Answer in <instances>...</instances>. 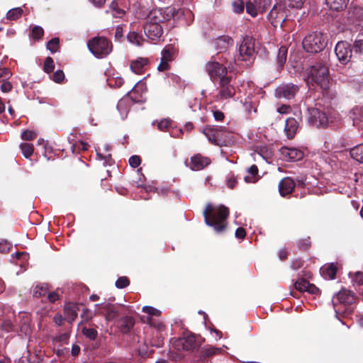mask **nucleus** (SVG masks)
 <instances>
[{"label":"nucleus","instance_id":"f257e3e1","mask_svg":"<svg viewBox=\"0 0 363 363\" xmlns=\"http://www.w3.org/2000/svg\"><path fill=\"white\" fill-rule=\"evenodd\" d=\"M179 12V10H177L175 7L172 6L151 10L143 26L144 32L147 38L151 40L160 39L163 33L162 24L174 18Z\"/></svg>","mask_w":363,"mask_h":363},{"label":"nucleus","instance_id":"f03ea898","mask_svg":"<svg viewBox=\"0 0 363 363\" xmlns=\"http://www.w3.org/2000/svg\"><path fill=\"white\" fill-rule=\"evenodd\" d=\"M228 215V208L222 205L214 206L208 204L203 211L206 224L213 227L217 233H220L225 230Z\"/></svg>","mask_w":363,"mask_h":363},{"label":"nucleus","instance_id":"7ed1b4c3","mask_svg":"<svg viewBox=\"0 0 363 363\" xmlns=\"http://www.w3.org/2000/svg\"><path fill=\"white\" fill-rule=\"evenodd\" d=\"M307 84L319 86L327 90L330 86V77L328 66L323 63H317L306 69Z\"/></svg>","mask_w":363,"mask_h":363},{"label":"nucleus","instance_id":"20e7f679","mask_svg":"<svg viewBox=\"0 0 363 363\" xmlns=\"http://www.w3.org/2000/svg\"><path fill=\"white\" fill-rule=\"evenodd\" d=\"M145 89V84L141 81H139L132 90L128 91L127 95L123 96L118 102L117 109L121 114V119L123 120L127 117L132 101L140 103L144 101L143 92Z\"/></svg>","mask_w":363,"mask_h":363},{"label":"nucleus","instance_id":"39448f33","mask_svg":"<svg viewBox=\"0 0 363 363\" xmlns=\"http://www.w3.org/2000/svg\"><path fill=\"white\" fill-rule=\"evenodd\" d=\"M203 133L216 145L224 146L229 142L230 133L224 126L208 125L203 130Z\"/></svg>","mask_w":363,"mask_h":363},{"label":"nucleus","instance_id":"423d86ee","mask_svg":"<svg viewBox=\"0 0 363 363\" xmlns=\"http://www.w3.org/2000/svg\"><path fill=\"white\" fill-rule=\"evenodd\" d=\"M87 46L90 52L98 58L107 56L112 50V44L106 38L95 37L89 40Z\"/></svg>","mask_w":363,"mask_h":363},{"label":"nucleus","instance_id":"0eeeda50","mask_svg":"<svg viewBox=\"0 0 363 363\" xmlns=\"http://www.w3.org/2000/svg\"><path fill=\"white\" fill-rule=\"evenodd\" d=\"M326 45V38L321 33H311L303 40V48L308 52L316 53L320 52Z\"/></svg>","mask_w":363,"mask_h":363},{"label":"nucleus","instance_id":"6e6552de","mask_svg":"<svg viewBox=\"0 0 363 363\" xmlns=\"http://www.w3.org/2000/svg\"><path fill=\"white\" fill-rule=\"evenodd\" d=\"M206 71L211 80L214 81L219 79L227 78V67L223 61L218 62L216 57H211L206 65Z\"/></svg>","mask_w":363,"mask_h":363},{"label":"nucleus","instance_id":"1a4fd4ad","mask_svg":"<svg viewBox=\"0 0 363 363\" xmlns=\"http://www.w3.org/2000/svg\"><path fill=\"white\" fill-rule=\"evenodd\" d=\"M272 0H252L246 3V11L252 17L264 13L271 6Z\"/></svg>","mask_w":363,"mask_h":363},{"label":"nucleus","instance_id":"9d476101","mask_svg":"<svg viewBox=\"0 0 363 363\" xmlns=\"http://www.w3.org/2000/svg\"><path fill=\"white\" fill-rule=\"evenodd\" d=\"M269 20L274 26H283L286 19V14L284 6L282 4H275L268 15Z\"/></svg>","mask_w":363,"mask_h":363},{"label":"nucleus","instance_id":"9b49d317","mask_svg":"<svg viewBox=\"0 0 363 363\" xmlns=\"http://www.w3.org/2000/svg\"><path fill=\"white\" fill-rule=\"evenodd\" d=\"M235 90L233 86L230 84V78H223L220 81L218 93L216 96V101H223L233 97Z\"/></svg>","mask_w":363,"mask_h":363},{"label":"nucleus","instance_id":"f8f14e48","mask_svg":"<svg viewBox=\"0 0 363 363\" xmlns=\"http://www.w3.org/2000/svg\"><path fill=\"white\" fill-rule=\"evenodd\" d=\"M335 52L339 61L345 65L350 62L352 56L353 48H351L347 42L340 41L337 43Z\"/></svg>","mask_w":363,"mask_h":363},{"label":"nucleus","instance_id":"ddd939ff","mask_svg":"<svg viewBox=\"0 0 363 363\" xmlns=\"http://www.w3.org/2000/svg\"><path fill=\"white\" fill-rule=\"evenodd\" d=\"M255 51V43L252 38L245 36L243 38L239 46V57L238 58L242 61L250 60L252 56Z\"/></svg>","mask_w":363,"mask_h":363},{"label":"nucleus","instance_id":"4468645a","mask_svg":"<svg viewBox=\"0 0 363 363\" xmlns=\"http://www.w3.org/2000/svg\"><path fill=\"white\" fill-rule=\"evenodd\" d=\"M299 87L294 84L287 83L279 85L275 90V96L277 98L286 99H293L298 93Z\"/></svg>","mask_w":363,"mask_h":363},{"label":"nucleus","instance_id":"2eb2a0df","mask_svg":"<svg viewBox=\"0 0 363 363\" xmlns=\"http://www.w3.org/2000/svg\"><path fill=\"white\" fill-rule=\"evenodd\" d=\"M308 122L317 128L324 127L328 123V118L325 113L318 108L309 110Z\"/></svg>","mask_w":363,"mask_h":363},{"label":"nucleus","instance_id":"dca6fc26","mask_svg":"<svg viewBox=\"0 0 363 363\" xmlns=\"http://www.w3.org/2000/svg\"><path fill=\"white\" fill-rule=\"evenodd\" d=\"M143 311L147 314V317H144V321L147 322L150 326L157 328L159 330H161L164 325L163 323L158 320H154L152 316L159 317L160 315L161 312L152 306H143Z\"/></svg>","mask_w":363,"mask_h":363},{"label":"nucleus","instance_id":"f3484780","mask_svg":"<svg viewBox=\"0 0 363 363\" xmlns=\"http://www.w3.org/2000/svg\"><path fill=\"white\" fill-rule=\"evenodd\" d=\"M95 307L97 308L99 314L105 316L106 321H111L118 315L117 306L111 303L105 302L101 304H96Z\"/></svg>","mask_w":363,"mask_h":363},{"label":"nucleus","instance_id":"a211bd4d","mask_svg":"<svg viewBox=\"0 0 363 363\" xmlns=\"http://www.w3.org/2000/svg\"><path fill=\"white\" fill-rule=\"evenodd\" d=\"M211 163L208 157H203L200 154L191 157L190 161H186V164L193 171L203 169Z\"/></svg>","mask_w":363,"mask_h":363},{"label":"nucleus","instance_id":"6ab92c4d","mask_svg":"<svg viewBox=\"0 0 363 363\" xmlns=\"http://www.w3.org/2000/svg\"><path fill=\"white\" fill-rule=\"evenodd\" d=\"M283 160L287 162L298 161L303 158V152L295 147H283L280 149Z\"/></svg>","mask_w":363,"mask_h":363},{"label":"nucleus","instance_id":"aec40b11","mask_svg":"<svg viewBox=\"0 0 363 363\" xmlns=\"http://www.w3.org/2000/svg\"><path fill=\"white\" fill-rule=\"evenodd\" d=\"M294 287L296 290L301 292H308V294L314 296H318L320 294L319 289L314 284H310L305 279H298L294 284Z\"/></svg>","mask_w":363,"mask_h":363},{"label":"nucleus","instance_id":"412c9836","mask_svg":"<svg viewBox=\"0 0 363 363\" xmlns=\"http://www.w3.org/2000/svg\"><path fill=\"white\" fill-rule=\"evenodd\" d=\"M174 345L178 350H191L196 346V339L193 335L179 338L174 342Z\"/></svg>","mask_w":363,"mask_h":363},{"label":"nucleus","instance_id":"4be33fe9","mask_svg":"<svg viewBox=\"0 0 363 363\" xmlns=\"http://www.w3.org/2000/svg\"><path fill=\"white\" fill-rule=\"evenodd\" d=\"M233 43V40L226 35L220 36L212 42V45L218 52L225 51Z\"/></svg>","mask_w":363,"mask_h":363},{"label":"nucleus","instance_id":"5701e85b","mask_svg":"<svg viewBox=\"0 0 363 363\" xmlns=\"http://www.w3.org/2000/svg\"><path fill=\"white\" fill-rule=\"evenodd\" d=\"M350 118L353 121V125L360 128H363V106H357L350 112Z\"/></svg>","mask_w":363,"mask_h":363},{"label":"nucleus","instance_id":"b1692460","mask_svg":"<svg viewBox=\"0 0 363 363\" xmlns=\"http://www.w3.org/2000/svg\"><path fill=\"white\" fill-rule=\"evenodd\" d=\"M299 127L298 122L294 118H289L286 120L284 131L289 139L294 137Z\"/></svg>","mask_w":363,"mask_h":363},{"label":"nucleus","instance_id":"393cba45","mask_svg":"<svg viewBox=\"0 0 363 363\" xmlns=\"http://www.w3.org/2000/svg\"><path fill=\"white\" fill-rule=\"evenodd\" d=\"M295 186L294 182L289 177L283 179L279 184V190L282 196H286L291 193Z\"/></svg>","mask_w":363,"mask_h":363},{"label":"nucleus","instance_id":"a878e982","mask_svg":"<svg viewBox=\"0 0 363 363\" xmlns=\"http://www.w3.org/2000/svg\"><path fill=\"white\" fill-rule=\"evenodd\" d=\"M148 60L147 58L140 57L133 60L130 63V69L137 74H141L144 72L147 66Z\"/></svg>","mask_w":363,"mask_h":363},{"label":"nucleus","instance_id":"bb28decb","mask_svg":"<svg viewBox=\"0 0 363 363\" xmlns=\"http://www.w3.org/2000/svg\"><path fill=\"white\" fill-rule=\"evenodd\" d=\"M337 299L341 303L351 304L354 302V294L348 290H341L337 294Z\"/></svg>","mask_w":363,"mask_h":363},{"label":"nucleus","instance_id":"cd10ccee","mask_svg":"<svg viewBox=\"0 0 363 363\" xmlns=\"http://www.w3.org/2000/svg\"><path fill=\"white\" fill-rule=\"evenodd\" d=\"M321 275L326 279H333L337 272V267L334 264H326L320 269Z\"/></svg>","mask_w":363,"mask_h":363},{"label":"nucleus","instance_id":"c85d7f7f","mask_svg":"<svg viewBox=\"0 0 363 363\" xmlns=\"http://www.w3.org/2000/svg\"><path fill=\"white\" fill-rule=\"evenodd\" d=\"M120 330L123 333H128L135 324V320L130 316H125L119 320Z\"/></svg>","mask_w":363,"mask_h":363},{"label":"nucleus","instance_id":"c756f323","mask_svg":"<svg viewBox=\"0 0 363 363\" xmlns=\"http://www.w3.org/2000/svg\"><path fill=\"white\" fill-rule=\"evenodd\" d=\"M352 48L354 57L363 62V39L355 40Z\"/></svg>","mask_w":363,"mask_h":363},{"label":"nucleus","instance_id":"7c9ffc66","mask_svg":"<svg viewBox=\"0 0 363 363\" xmlns=\"http://www.w3.org/2000/svg\"><path fill=\"white\" fill-rule=\"evenodd\" d=\"M325 1L330 9L340 11L347 7L349 0H325Z\"/></svg>","mask_w":363,"mask_h":363},{"label":"nucleus","instance_id":"2f4dec72","mask_svg":"<svg viewBox=\"0 0 363 363\" xmlns=\"http://www.w3.org/2000/svg\"><path fill=\"white\" fill-rule=\"evenodd\" d=\"M350 156L356 161L363 163V145H357L350 151Z\"/></svg>","mask_w":363,"mask_h":363},{"label":"nucleus","instance_id":"473e14b6","mask_svg":"<svg viewBox=\"0 0 363 363\" xmlns=\"http://www.w3.org/2000/svg\"><path fill=\"white\" fill-rule=\"evenodd\" d=\"M77 307L74 305H69L65 308V318L69 323H72L77 316Z\"/></svg>","mask_w":363,"mask_h":363},{"label":"nucleus","instance_id":"72a5a7b5","mask_svg":"<svg viewBox=\"0 0 363 363\" xmlns=\"http://www.w3.org/2000/svg\"><path fill=\"white\" fill-rule=\"evenodd\" d=\"M128 40L133 45L141 46L145 40L138 33L133 31L130 32L127 35Z\"/></svg>","mask_w":363,"mask_h":363},{"label":"nucleus","instance_id":"f704fd0d","mask_svg":"<svg viewBox=\"0 0 363 363\" xmlns=\"http://www.w3.org/2000/svg\"><path fill=\"white\" fill-rule=\"evenodd\" d=\"M257 154L262 157L267 162H270L273 155L272 150L268 146H262L257 151Z\"/></svg>","mask_w":363,"mask_h":363},{"label":"nucleus","instance_id":"c9c22d12","mask_svg":"<svg viewBox=\"0 0 363 363\" xmlns=\"http://www.w3.org/2000/svg\"><path fill=\"white\" fill-rule=\"evenodd\" d=\"M106 12L111 13L114 18H121L125 13L124 10L118 7V3L115 1L111 2L109 6V11H107Z\"/></svg>","mask_w":363,"mask_h":363},{"label":"nucleus","instance_id":"e433bc0d","mask_svg":"<svg viewBox=\"0 0 363 363\" xmlns=\"http://www.w3.org/2000/svg\"><path fill=\"white\" fill-rule=\"evenodd\" d=\"M49 291L47 284H41L37 285L33 289V296L35 297H40L48 294Z\"/></svg>","mask_w":363,"mask_h":363},{"label":"nucleus","instance_id":"4c0bfd02","mask_svg":"<svg viewBox=\"0 0 363 363\" xmlns=\"http://www.w3.org/2000/svg\"><path fill=\"white\" fill-rule=\"evenodd\" d=\"M175 55V50L172 47H167L162 51L161 60L170 62L173 60Z\"/></svg>","mask_w":363,"mask_h":363},{"label":"nucleus","instance_id":"58836bf2","mask_svg":"<svg viewBox=\"0 0 363 363\" xmlns=\"http://www.w3.org/2000/svg\"><path fill=\"white\" fill-rule=\"evenodd\" d=\"M22 13L23 9L21 8H13L7 12L6 18L11 21L17 20L21 16Z\"/></svg>","mask_w":363,"mask_h":363},{"label":"nucleus","instance_id":"ea45409f","mask_svg":"<svg viewBox=\"0 0 363 363\" xmlns=\"http://www.w3.org/2000/svg\"><path fill=\"white\" fill-rule=\"evenodd\" d=\"M20 148L22 151V154L26 158L30 157L34 151L33 145L30 143H21L20 145Z\"/></svg>","mask_w":363,"mask_h":363},{"label":"nucleus","instance_id":"a19ab883","mask_svg":"<svg viewBox=\"0 0 363 363\" xmlns=\"http://www.w3.org/2000/svg\"><path fill=\"white\" fill-rule=\"evenodd\" d=\"M287 56V48L284 46H281L278 51L277 62L279 66H283L286 62Z\"/></svg>","mask_w":363,"mask_h":363},{"label":"nucleus","instance_id":"79ce46f5","mask_svg":"<svg viewBox=\"0 0 363 363\" xmlns=\"http://www.w3.org/2000/svg\"><path fill=\"white\" fill-rule=\"evenodd\" d=\"M247 2H248L247 0H235L233 3V11L237 13L243 12Z\"/></svg>","mask_w":363,"mask_h":363},{"label":"nucleus","instance_id":"37998d69","mask_svg":"<svg viewBox=\"0 0 363 363\" xmlns=\"http://www.w3.org/2000/svg\"><path fill=\"white\" fill-rule=\"evenodd\" d=\"M157 128L161 131H169L172 128V122L168 119H163L157 122Z\"/></svg>","mask_w":363,"mask_h":363},{"label":"nucleus","instance_id":"c03bdc74","mask_svg":"<svg viewBox=\"0 0 363 363\" xmlns=\"http://www.w3.org/2000/svg\"><path fill=\"white\" fill-rule=\"evenodd\" d=\"M108 82L110 86L119 88L123 84L124 80L121 77H116L108 79Z\"/></svg>","mask_w":363,"mask_h":363},{"label":"nucleus","instance_id":"a18cd8bd","mask_svg":"<svg viewBox=\"0 0 363 363\" xmlns=\"http://www.w3.org/2000/svg\"><path fill=\"white\" fill-rule=\"evenodd\" d=\"M82 333L90 340H95L97 337L98 333L94 328H83Z\"/></svg>","mask_w":363,"mask_h":363},{"label":"nucleus","instance_id":"49530a36","mask_svg":"<svg viewBox=\"0 0 363 363\" xmlns=\"http://www.w3.org/2000/svg\"><path fill=\"white\" fill-rule=\"evenodd\" d=\"M47 48L52 53L56 52L59 49V39L54 38L47 44Z\"/></svg>","mask_w":363,"mask_h":363},{"label":"nucleus","instance_id":"de8ad7c7","mask_svg":"<svg viewBox=\"0 0 363 363\" xmlns=\"http://www.w3.org/2000/svg\"><path fill=\"white\" fill-rule=\"evenodd\" d=\"M221 351L220 348L215 347L213 346H208L205 348H203V354L206 357H211L214 354L220 353Z\"/></svg>","mask_w":363,"mask_h":363},{"label":"nucleus","instance_id":"09e8293b","mask_svg":"<svg viewBox=\"0 0 363 363\" xmlns=\"http://www.w3.org/2000/svg\"><path fill=\"white\" fill-rule=\"evenodd\" d=\"M55 65L52 58L48 57L44 62V71L47 73H50L54 70Z\"/></svg>","mask_w":363,"mask_h":363},{"label":"nucleus","instance_id":"8fccbe9b","mask_svg":"<svg viewBox=\"0 0 363 363\" xmlns=\"http://www.w3.org/2000/svg\"><path fill=\"white\" fill-rule=\"evenodd\" d=\"M349 276L352 279L353 284H357L359 286L363 284V273L357 272L354 273V277H352V273L349 274Z\"/></svg>","mask_w":363,"mask_h":363},{"label":"nucleus","instance_id":"3c124183","mask_svg":"<svg viewBox=\"0 0 363 363\" xmlns=\"http://www.w3.org/2000/svg\"><path fill=\"white\" fill-rule=\"evenodd\" d=\"M225 182L230 189H233L237 184V179L233 173H229L226 176Z\"/></svg>","mask_w":363,"mask_h":363},{"label":"nucleus","instance_id":"603ef678","mask_svg":"<svg viewBox=\"0 0 363 363\" xmlns=\"http://www.w3.org/2000/svg\"><path fill=\"white\" fill-rule=\"evenodd\" d=\"M44 30L40 26H35L32 30V38L35 40H39L42 38L43 35Z\"/></svg>","mask_w":363,"mask_h":363},{"label":"nucleus","instance_id":"864d4df0","mask_svg":"<svg viewBox=\"0 0 363 363\" xmlns=\"http://www.w3.org/2000/svg\"><path fill=\"white\" fill-rule=\"evenodd\" d=\"M285 3L290 8L300 9L303 4V0H285Z\"/></svg>","mask_w":363,"mask_h":363},{"label":"nucleus","instance_id":"5fc2aeb1","mask_svg":"<svg viewBox=\"0 0 363 363\" xmlns=\"http://www.w3.org/2000/svg\"><path fill=\"white\" fill-rule=\"evenodd\" d=\"M36 137L35 132L33 130H26L21 133V138L24 140H32Z\"/></svg>","mask_w":363,"mask_h":363},{"label":"nucleus","instance_id":"6e6d98bb","mask_svg":"<svg viewBox=\"0 0 363 363\" xmlns=\"http://www.w3.org/2000/svg\"><path fill=\"white\" fill-rule=\"evenodd\" d=\"M129 280L125 277H119L116 281V286L118 289H123L128 286Z\"/></svg>","mask_w":363,"mask_h":363},{"label":"nucleus","instance_id":"4d7b16f0","mask_svg":"<svg viewBox=\"0 0 363 363\" xmlns=\"http://www.w3.org/2000/svg\"><path fill=\"white\" fill-rule=\"evenodd\" d=\"M64 79L65 74L62 70H57L53 74L52 79L57 83H61Z\"/></svg>","mask_w":363,"mask_h":363},{"label":"nucleus","instance_id":"13d9d810","mask_svg":"<svg viewBox=\"0 0 363 363\" xmlns=\"http://www.w3.org/2000/svg\"><path fill=\"white\" fill-rule=\"evenodd\" d=\"M141 163V160L138 155H133L129 159V164L132 167H138Z\"/></svg>","mask_w":363,"mask_h":363},{"label":"nucleus","instance_id":"bf43d9fd","mask_svg":"<svg viewBox=\"0 0 363 363\" xmlns=\"http://www.w3.org/2000/svg\"><path fill=\"white\" fill-rule=\"evenodd\" d=\"M12 84L9 81H7L6 79L3 80V83L1 86V89L3 92H9L12 89Z\"/></svg>","mask_w":363,"mask_h":363},{"label":"nucleus","instance_id":"052dcab7","mask_svg":"<svg viewBox=\"0 0 363 363\" xmlns=\"http://www.w3.org/2000/svg\"><path fill=\"white\" fill-rule=\"evenodd\" d=\"M213 118L217 121H222L224 119V113L217 109L212 110Z\"/></svg>","mask_w":363,"mask_h":363},{"label":"nucleus","instance_id":"680f3d73","mask_svg":"<svg viewBox=\"0 0 363 363\" xmlns=\"http://www.w3.org/2000/svg\"><path fill=\"white\" fill-rule=\"evenodd\" d=\"M12 75V73L9 69L0 67V78L3 77L4 79H9Z\"/></svg>","mask_w":363,"mask_h":363},{"label":"nucleus","instance_id":"e2e57ef3","mask_svg":"<svg viewBox=\"0 0 363 363\" xmlns=\"http://www.w3.org/2000/svg\"><path fill=\"white\" fill-rule=\"evenodd\" d=\"M68 338H69V335L66 333L65 334H62L59 336H57L54 338V342H64V343H67V340H68Z\"/></svg>","mask_w":363,"mask_h":363},{"label":"nucleus","instance_id":"0e129e2a","mask_svg":"<svg viewBox=\"0 0 363 363\" xmlns=\"http://www.w3.org/2000/svg\"><path fill=\"white\" fill-rule=\"evenodd\" d=\"M277 112L281 114H286L291 111V107L288 105H281L277 108Z\"/></svg>","mask_w":363,"mask_h":363},{"label":"nucleus","instance_id":"69168bd1","mask_svg":"<svg viewBox=\"0 0 363 363\" xmlns=\"http://www.w3.org/2000/svg\"><path fill=\"white\" fill-rule=\"evenodd\" d=\"M259 179V176H253L247 174L245 176L244 180L246 183H255Z\"/></svg>","mask_w":363,"mask_h":363},{"label":"nucleus","instance_id":"338daca9","mask_svg":"<svg viewBox=\"0 0 363 363\" xmlns=\"http://www.w3.org/2000/svg\"><path fill=\"white\" fill-rule=\"evenodd\" d=\"M246 233L244 228H238L235 231V237L240 239H242L245 237Z\"/></svg>","mask_w":363,"mask_h":363},{"label":"nucleus","instance_id":"774afa93","mask_svg":"<svg viewBox=\"0 0 363 363\" xmlns=\"http://www.w3.org/2000/svg\"><path fill=\"white\" fill-rule=\"evenodd\" d=\"M354 13L359 21H363V9L362 8H356Z\"/></svg>","mask_w":363,"mask_h":363}]
</instances>
